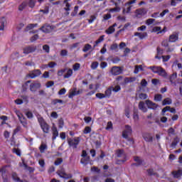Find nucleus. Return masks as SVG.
<instances>
[{
	"instance_id": "39448f33",
	"label": "nucleus",
	"mask_w": 182,
	"mask_h": 182,
	"mask_svg": "<svg viewBox=\"0 0 182 182\" xmlns=\"http://www.w3.org/2000/svg\"><path fill=\"white\" fill-rule=\"evenodd\" d=\"M40 87H42V85L41 84V82L38 81H35L30 84V90L32 92V93H35L36 92H38V90Z\"/></svg>"
},
{
	"instance_id": "423d86ee",
	"label": "nucleus",
	"mask_w": 182,
	"mask_h": 182,
	"mask_svg": "<svg viewBox=\"0 0 182 182\" xmlns=\"http://www.w3.org/2000/svg\"><path fill=\"white\" fill-rule=\"evenodd\" d=\"M41 75H42V71H41V70L39 69H37L31 71L28 74V77H30V79H35L36 77H38V76H41Z\"/></svg>"
},
{
	"instance_id": "f03ea898",
	"label": "nucleus",
	"mask_w": 182,
	"mask_h": 182,
	"mask_svg": "<svg viewBox=\"0 0 182 182\" xmlns=\"http://www.w3.org/2000/svg\"><path fill=\"white\" fill-rule=\"evenodd\" d=\"M68 144L70 147H73V149H77V146H79V143H80V137H77L73 139L68 138Z\"/></svg>"
},
{
	"instance_id": "6e6d98bb",
	"label": "nucleus",
	"mask_w": 182,
	"mask_h": 182,
	"mask_svg": "<svg viewBox=\"0 0 182 182\" xmlns=\"http://www.w3.org/2000/svg\"><path fill=\"white\" fill-rule=\"evenodd\" d=\"M95 96H96V97H97V99H100V100L106 99V96L103 93H100H100H97L95 95Z\"/></svg>"
},
{
	"instance_id": "338daca9",
	"label": "nucleus",
	"mask_w": 182,
	"mask_h": 182,
	"mask_svg": "<svg viewBox=\"0 0 182 182\" xmlns=\"http://www.w3.org/2000/svg\"><path fill=\"white\" fill-rule=\"evenodd\" d=\"M38 39H39V35L36 34L31 38L30 41L31 42H35V41H38Z\"/></svg>"
},
{
	"instance_id": "052dcab7",
	"label": "nucleus",
	"mask_w": 182,
	"mask_h": 182,
	"mask_svg": "<svg viewBox=\"0 0 182 182\" xmlns=\"http://www.w3.org/2000/svg\"><path fill=\"white\" fill-rule=\"evenodd\" d=\"M115 8H112L109 9V12H119L121 9L119 7V6H115Z\"/></svg>"
},
{
	"instance_id": "de8ad7c7",
	"label": "nucleus",
	"mask_w": 182,
	"mask_h": 182,
	"mask_svg": "<svg viewBox=\"0 0 182 182\" xmlns=\"http://www.w3.org/2000/svg\"><path fill=\"white\" fill-rule=\"evenodd\" d=\"M133 6H128L127 9H124L122 11V13L124 14H130V11H132V8Z\"/></svg>"
},
{
	"instance_id": "b1692460",
	"label": "nucleus",
	"mask_w": 182,
	"mask_h": 182,
	"mask_svg": "<svg viewBox=\"0 0 182 182\" xmlns=\"http://www.w3.org/2000/svg\"><path fill=\"white\" fill-rule=\"evenodd\" d=\"M176 79H177V74L173 73L169 77V82L171 85H174L175 86L176 85Z\"/></svg>"
},
{
	"instance_id": "4be33fe9",
	"label": "nucleus",
	"mask_w": 182,
	"mask_h": 182,
	"mask_svg": "<svg viewBox=\"0 0 182 182\" xmlns=\"http://www.w3.org/2000/svg\"><path fill=\"white\" fill-rule=\"evenodd\" d=\"M157 75H159V76H162V77H167V73L166 72V70L161 67L159 68Z\"/></svg>"
},
{
	"instance_id": "ea45409f",
	"label": "nucleus",
	"mask_w": 182,
	"mask_h": 182,
	"mask_svg": "<svg viewBox=\"0 0 182 182\" xmlns=\"http://www.w3.org/2000/svg\"><path fill=\"white\" fill-rule=\"evenodd\" d=\"M134 160L138 164V166H141V164H143V159H141L139 156L134 157Z\"/></svg>"
},
{
	"instance_id": "e2e57ef3",
	"label": "nucleus",
	"mask_w": 182,
	"mask_h": 182,
	"mask_svg": "<svg viewBox=\"0 0 182 182\" xmlns=\"http://www.w3.org/2000/svg\"><path fill=\"white\" fill-rule=\"evenodd\" d=\"M124 153V151L123 149H118L117 151V157H122Z\"/></svg>"
},
{
	"instance_id": "a211bd4d",
	"label": "nucleus",
	"mask_w": 182,
	"mask_h": 182,
	"mask_svg": "<svg viewBox=\"0 0 182 182\" xmlns=\"http://www.w3.org/2000/svg\"><path fill=\"white\" fill-rule=\"evenodd\" d=\"M180 143V138L178 136H176L173 139V141L170 145L171 149H176L177 147V144Z\"/></svg>"
},
{
	"instance_id": "7ed1b4c3",
	"label": "nucleus",
	"mask_w": 182,
	"mask_h": 182,
	"mask_svg": "<svg viewBox=\"0 0 182 182\" xmlns=\"http://www.w3.org/2000/svg\"><path fill=\"white\" fill-rule=\"evenodd\" d=\"M57 174L60 177V178H64L65 180H70L73 178V174L72 173H66V172L63 171L58 170L57 171Z\"/></svg>"
},
{
	"instance_id": "473e14b6",
	"label": "nucleus",
	"mask_w": 182,
	"mask_h": 182,
	"mask_svg": "<svg viewBox=\"0 0 182 182\" xmlns=\"http://www.w3.org/2000/svg\"><path fill=\"white\" fill-rule=\"evenodd\" d=\"M162 100H163V95H161V94H156L154 95V100L155 102H161Z\"/></svg>"
},
{
	"instance_id": "5fc2aeb1",
	"label": "nucleus",
	"mask_w": 182,
	"mask_h": 182,
	"mask_svg": "<svg viewBox=\"0 0 182 182\" xmlns=\"http://www.w3.org/2000/svg\"><path fill=\"white\" fill-rule=\"evenodd\" d=\"M162 61L163 62H168L170 60L171 56V55H162Z\"/></svg>"
},
{
	"instance_id": "37998d69",
	"label": "nucleus",
	"mask_w": 182,
	"mask_h": 182,
	"mask_svg": "<svg viewBox=\"0 0 182 182\" xmlns=\"http://www.w3.org/2000/svg\"><path fill=\"white\" fill-rule=\"evenodd\" d=\"M73 69L74 72H77L80 69V63H76L73 65Z\"/></svg>"
},
{
	"instance_id": "3c124183",
	"label": "nucleus",
	"mask_w": 182,
	"mask_h": 182,
	"mask_svg": "<svg viewBox=\"0 0 182 182\" xmlns=\"http://www.w3.org/2000/svg\"><path fill=\"white\" fill-rule=\"evenodd\" d=\"M43 50H45L46 53H49L50 52V47L48 44L43 46Z\"/></svg>"
},
{
	"instance_id": "79ce46f5",
	"label": "nucleus",
	"mask_w": 182,
	"mask_h": 182,
	"mask_svg": "<svg viewBox=\"0 0 182 182\" xmlns=\"http://www.w3.org/2000/svg\"><path fill=\"white\" fill-rule=\"evenodd\" d=\"M147 173H148V176H156L157 174V173L154 172V168H149L146 170Z\"/></svg>"
},
{
	"instance_id": "393cba45",
	"label": "nucleus",
	"mask_w": 182,
	"mask_h": 182,
	"mask_svg": "<svg viewBox=\"0 0 182 182\" xmlns=\"http://www.w3.org/2000/svg\"><path fill=\"white\" fill-rule=\"evenodd\" d=\"M89 161H90V156H86L80 160V164H84V166H87L89 164Z\"/></svg>"
},
{
	"instance_id": "f257e3e1",
	"label": "nucleus",
	"mask_w": 182,
	"mask_h": 182,
	"mask_svg": "<svg viewBox=\"0 0 182 182\" xmlns=\"http://www.w3.org/2000/svg\"><path fill=\"white\" fill-rule=\"evenodd\" d=\"M38 122L43 132V133H46V134H48L49 133V124L45 122V119L43 117H39L38 119Z\"/></svg>"
},
{
	"instance_id": "0eeeda50",
	"label": "nucleus",
	"mask_w": 182,
	"mask_h": 182,
	"mask_svg": "<svg viewBox=\"0 0 182 182\" xmlns=\"http://www.w3.org/2000/svg\"><path fill=\"white\" fill-rule=\"evenodd\" d=\"M53 29H55L53 26L44 25L39 28V31H42L44 33H50Z\"/></svg>"
},
{
	"instance_id": "dca6fc26",
	"label": "nucleus",
	"mask_w": 182,
	"mask_h": 182,
	"mask_svg": "<svg viewBox=\"0 0 182 182\" xmlns=\"http://www.w3.org/2000/svg\"><path fill=\"white\" fill-rule=\"evenodd\" d=\"M136 16H144L147 14V11L145 9H138L135 11Z\"/></svg>"
},
{
	"instance_id": "72a5a7b5",
	"label": "nucleus",
	"mask_w": 182,
	"mask_h": 182,
	"mask_svg": "<svg viewBox=\"0 0 182 182\" xmlns=\"http://www.w3.org/2000/svg\"><path fill=\"white\" fill-rule=\"evenodd\" d=\"M36 26H38V23H30L26 27V31H31V29H33Z\"/></svg>"
},
{
	"instance_id": "4c0bfd02",
	"label": "nucleus",
	"mask_w": 182,
	"mask_h": 182,
	"mask_svg": "<svg viewBox=\"0 0 182 182\" xmlns=\"http://www.w3.org/2000/svg\"><path fill=\"white\" fill-rule=\"evenodd\" d=\"M115 29L114 28H113V26H109L106 31L105 33L107 35H112V33H113V32H114Z\"/></svg>"
},
{
	"instance_id": "a19ab883",
	"label": "nucleus",
	"mask_w": 182,
	"mask_h": 182,
	"mask_svg": "<svg viewBox=\"0 0 182 182\" xmlns=\"http://www.w3.org/2000/svg\"><path fill=\"white\" fill-rule=\"evenodd\" d=\"M125 82H127V83H132L133 82H136V77H126Z\"/></svg>"
},
{
	"instance_id": "c03bdc74",
	"label": "nucleus",
	"mask_w": 182,
	"mask_h": 182,
	"mask_svg": "<svg viewBox=\"0 0 182 182\" xmlns=\"http://www.w3.org/2000/svg\"><path fill=\"white\" fill-rule=\"evenodd\" d=\"M119 48V45L117 43H114L110 46V50H114L115 52H117V49Z\"/></svg>"
},
{
	"instance_id": "49530a36",
	"label": "nucleus",
	"mask_w": 182,
	"mask_h": 182,
	"mask_svg": "<svg viewBox=\"0 0 182 182\" xmlns=\"http://www.w3.org/2000/svg\"><path fill=\"white\" fill-rule=\"evenodd\" d=\"M92 132V128L90 127H85L83 130L84 134H89V133Z\"/></svg>"
},
{
	"instance_id": "6e6552de",
	"label": "nucleus",
	"mask_w": 182,
	"mask_h": 182,
	"mask_svg": "<svg viewBox=\"0 0 182 182\" xmlns=\"http://www.w3.org/2000/svg\"><path fill=\"white\" fill-rule=\"evenodd\" d=\"M36 50V46H28L25 47L23 49V53L24 55H29V53H33Z\"/></svg>"
},
{
	"instance_id": "7c9ffc66",
	"label": "nucleus",
	"mask_w": 182,
	"mask_h": 182,
	"mask_svg": "<svg viewBox=\"0 0 182 182\" xmlns=\"http://www.w3.org/2000/svg\"><path fill=\"white\" fill-rule=\"evenodd\" d=\"M72 75H73V70L69 68L67 73L64 75V79H69Z\"/></svg>"
},
{
	"instance_id": "69168bd1",
	"label": "nucleus",
	"mask_w": 182,
	"mask_h": 182,
	"mask_svg": "<svg viewBox=\"0 0 182 182\" xmlns=\"http://www.w3.org/2000/svg\"><path fill=\"white\" fill-rule=\"evenodd\" d=\"M26 116L28 119H33V114L31 111H28L27 112H26Z\"/></svg>"
},
{
	"instance_id": "2f4dec72",
	"label": "nucleus",
	"mask_w": 182,
	"mask_h": 182,
	"mask_svg": "<svg viewBox=\"0 0 182 182\" xmlns=\"http://www.w3.org/2000/svg\"><path fill=\"white\" fill-rule=\"evenodd\" d=\"M5 23H6V20H5V18H2L0 20V31L5 29Z\"/></svg>"
},
{
	"instance_id": "0e129e2a",
	"label": "nucleus",
	"mask_w": 182,
	"mask_h": 182,
	"mask_svg": "<svg viewBox=\"0 0 182 182\" xmlns=\"http://www.w3.org/2000/svg\"><path fill=\"white\" fill-rule=\"evenodd\" d=\"M155 19L154 18H148L146 21V25L149 26L151 25L152 23H154L155 22Z\"/></svg>"
},
{
	"instance_id": "a18cd8bd",
	"label": "nucleus",
	"mask_w": 182,
	"mask_h": 182,
	"mask_svg": "<svg viewBox=\"0 0 182 182\" xmlns=\"http://www.w3.org/2000/svg\"><path fill=\"white\" fill-rule=\"evenodd\" d=\"M182 2V0H171V6H177V4Z\"/></svg>"
},
{
	"instance_id": "9b49d317",
	"label": "nucleus",
	"mask_w": 182,
	"mask_h": 182,
	"mask_svg": "<svg viewBox=\"0 0 182 182\" xmlns=\"http://www.w3.org/2000/svg\"><path fill=\"white\" fill-rule=\"evenodd\" d=\"M142 137L147 143H151L153 141V136L151 133L145 132L143 134Z\"/></svg>"
},
{
	"instance_id": "bb28decb",
	"label": "nucleus",
	"mask_w": 182,
	"mask_h": 182,
	"mask_svg": "<svg viewBox=\"0 0 182 182\" xmlns=\"http://www.w3.org/2000/svg\"><path fill=\"white\" fill-rule=\"evenodd\" d=\"M161 68V67L154 65L149 66L148 69H150L153 72V73H159V70H160Z\"/></svg>"
},
{
	"instance_id": "f704fd0d",
	"label": "nucleus",
	"mask_w": 182,
	"mask_h": 182,
	"mask_svg": "<svg viewBox=\"0 0 182 182\" xmlns=\"http://www.w3.org/2000/svg\"><path fill=\"white\" fill-rule=\"evenodd\" d=\"M90 49H92V45H90L89 43L85 44L82 49V52L86 53V52H87L88 50H90Z\"/></svg>"
},
{
	"instance_id": "bf43d9fd",
	"label": "nucleus",
	"mask_w": 182,
	"mask_h": 182,
	"mask_svg": "<svg viewBox=\"0 0 182 182\" xmlns=\"http://www.w3.org/2000/svg\"><path fill=\"white\" fill-rule=\"evenodd\" d=\"M58 103H63V100H58V99H55L52 101V105H56Z\"/></svg>"
},
{
	"instance_id": "8fccbe9b",
	"label": "nucleus",
	"mask_w": 182,
	"mask_h": 182,
	"mask_svg": "<svg viewBox=\"0 0 182 182\" xmlns=\"http://www.w3.org/2000/svg\"><path fill=\"white\" fill-rule=\"evenodd\" d=\"M65 124V122L63 121V119L60 118L59 120H58V128L59 129H63V126Z\"/></svg>"
},
{
	"instance_id": "864d4df0",
	"label": "nucleus",
	"mask_w": 182,
	"mask_h": 182,
	"mask_svg": "<svg viewBox=\"0 0 182 182\" xmlns=\"http://www.w3.org/2000/svg\"><path fill=\"white\" fill-rule=\"evenodd\" d=\"M79 11V6H75L74 7V11L71 13V16H75L77 15V11Z\"/></svg>"
},
{
	"instance_id": "e433bc0d",
	"label": "nucleus",
	"mask_w": 182,
	"mask_h": 182,
	"mask_svg": "<svg viewBox=\"0 0 182 182\" xmlns=\"http://www.w3.org/2000/svg\"><path fill=\"white\" fill-rule=\"evenodd\" d=\"M74 96H77L76 88H74L73 90L70 92L68 97L69 99H73Z\"/></svg>"
},
{
	"instance_id": "09e8293b",
	"label": "nucleus",
	"mask_w": 182,
	"mask_h": 182,
	"mask_svg": "<svg viewBox=\"0 0 182 182\" xmlns=\"http://www.w3.org/2000/svg\"><path fill=\"white\" fill-rule=\"evenodd\" d=\"M63 163V159L62 158H58L56 161H55L54 164L55 166H60V164H62Z\"/></svg>"
},
{
	"instance_id": "6ab92c4d",
	"label": "nucleus",
	"mask_w": 182,
	"mask_h": 182,
	"mask_svg": "<svg viewBox=\"0 0 182 182\" xmlns=\"http://www.w3.org/2000/svg\"><path fill=\"white\" fill-rule=\"evenodd\" d=\"M11 178L15 182H23V181L21 180V178H19V176H18V173H16V172H13L11 173Z\"/></svg>"
},
{
	"instance_id": "a878e982",
	"label": "nucleus",
	"mask_w": 182,
	"mask_h": 182,
	"mask_svg": "<svg viewBox=\"0 0 182 182\" xmlns=\"http://www.w3.org/2000/svg\"><path fill=\"white\" fill-rule=\"evenodd\" d=\"M178 41V34H172L169 36V42L174 43Z\"/></svg>"
},
{
	"instance_id": "412c9836",
	"label": "nucleus",
	"mask_w": 182,
	"mask_h": 182,
	"mask_svg": "<svg viewBox=\"0 0 182 182\" xmlns=\"http://www.w3.org/2000/svg\"><path fill=\"white\" fill-rule=\"evenodd\" d=\"M112 92H113L112 89V86L109 87L105 92V98L107 97V99L110 98V96H112Z\"/></svg>"
},
{
	"instance_id": "13d9d810",
	"label": "nucleus",
	"mask_w": 182,
	"mask_h": 182,
	"mask_svg": "<svg viewBox=\"0 0 182 182\" xmlns=\"http://www.w3.org/2000/svg\"><path fill=\"white\" fill-rule=\"evenodd\" d=\"M99 66V63L97 61H94L91 64V68L92 69H97V67Z\"/></svg>"
},
{
	"instance_id": "c756f323",
	"label": "nucleus",
	"mask_w": 182,
	"mask_h": 182,
	"mask_svg": "<svg viewBox=\"0 0 182 182\" xmlns=\"http://www.w3.org/2000/svg\"><path fill=\"white\" fill-rule=\"evenodd\" d=\"M171 103H173V100H171V98L167 97L163 100L162 105L166 106L167 105H171Z\"/></svg>"
},
{
	"instance_id": "aec40b11",
	"label": "nucleus",
	"mask_w": 182,
	"mask_h": 182,
	"mask_svg": "<svg viewBox=\"0 0 182 182\" xmlns=\"http://www.w3.org/2000/svg\"><path fill=\"white\" fill-rule=\"evenodd\" d=\"M134 36H139V39H144L147 38L148 34L146 32H144V33L136 32L134 33Z\"/></svg>"
},
{
	"instance_id": "cd10ccee",
	"label": "nucleus",
	"mask_w": 182,
	"mask_h": 182,
	"mask_svg": "<svg viewBox=\"0 0 182 182\" xmlns=\"http://www.w3.org/2000/svg\"><path fill=\"white\" fill-rule=\"evenodd\" d=\"M28 6V1H24L18 6V11H23Z\"/></svg>"
},
{
	"instance_id": "1a4fd4ad",
	"label": "nucleus",
	"mask_w": 182,
	"mask_h": 182,
	"mask_svg": "<svg viewBox=\"0 0 182 182\" xmlns=\"http://www.w3.org/2000/svg\"><path fill=\"white\" fill-rule=\"evenodd\" d=\"M123 72V69H122L120 67H113L111 69V73L114 76H118V75H122Z\"/></svg>"
},
{
	"instance_id": "4d7b16f0",
	"label": "nucleus",
	"mask_w": 182,
	"mask_h": 182,
	"mask_svg": "<svg viewBox=\"0 0 182 182\" xmlns=\"http://www.w3.org/2000/svg\"><path fill=\"white\" fill-rule=\"evenodd\" d=\"M68 70V68H63L58 71L57 75L58 76H63V73Z\"/></svg>"
},
{
	"instance_id": "603ef678",
	"label": "nucleus",
	"mask_w": 182,
	"mask_h": 182,
	"mask_svg": "<svg viewBox=\"0 0 182 182\" xmlns=\"http://www.w3.org/2000/svg\"><path fill=\"white\" fill-rule=\"evenodd\" d=\"M112 92L117 93V92H120L122 87H120V85H116L114 87L112 86Z\"/></svg>"
},
{
	"instance_id": "20e7f679",
	"label": "nucleus",
	"mask_w": 182,
	"mask_h": 182,
	"mask_svg": "<svg viewBox=\"0 0 182 182\" xmlns=\"http://www.w3.org/2000/svg\"><path fill=\"white\" fill-rule=\"evenodd\" d=\"M132 133H133L132 127L129 125H125V129L122 132L123 139H128L129 136H132Z\"/></svg>"
},
{
	"instance_id": "4468645a",
	"label": "nucleus",
	"mask_w": 182,
	"mask_h": 182,
	"mask_svg": "<svg viewBox=\"0 0 182 182\" xmlns=\"http://www.w3.org/2000/svg\"><path fill=\"white\" fill-rule=\"evenodd\" d=\"M167 28L166 27H164L162 30H161V27L160 26H155L153 28L152 31L153 32H157V35H159V33H166Z\"/></svg>"
},
{
	"instance_id": "680f3d73",
	"label": "nucleus",
	"mask_w": 182,
	"mask_h": 182,
	"mask_svg": "<svg viewBox=\"0 0 182 182\" xmlns=\"http://www.w3.org/2000/svg\"><path fill=\"white\" fill-rule=\"evenodd\" d=\"M139 97L141 100H146V99H147V94L140 93Z\"/></svg>"
},
{
	"instance_id": "9d476101",
	"label": "nucleus",
	"mask_w": 182,
	"mask_h": 182,
	"mask_svg": "<svg viewBox=\"0 0 182 182\" xmlns=\"http://www.w3.org/2000/svg\"><path fill=\"white\" fill-rule=\"evenodd\" d=\"M146 105L148 107V109H151L152 110H156L157 107H159V105L153 102H151L150 100H146Z\"/></svg>"
},
{
	"instance_id": "ddd939ff",
	"label": "nucleus",
	"mask_w": 182,
	"mask_h": 182,
	"mask_svg": "<svg viewBox=\"0 0 182 182\" xmlns=\"http://www.w3.org/2000/svg\"><path fill=\"white\" fill-rule=\"evenodd\" d=\"M52 133H53V140H56V137L59 136V131H58V128L53 124V126L51 128Z\"/></svg>"
},
{
	"instance_id": "c9c22d12",
	"label": "nucleus",
	"mask_w": 182,
	"mask_h": 182,
	"mask_svg": "<svg viewBox=\"0 0 182 182\" xmlns=\"http://www.w3.org/2000/svg\"><path fill=\"white\" fill-rule=\"evenodd\" d=\"M28 5L29 8H35V5H36V0H28Z\"/></svg>"
},
{
	"instance_id": "f3484780",
	"label": "nucleus",
	"mask_w": 182,
	"mask_h": 182,
	"mask_svg": "<svg viewBox=\"0 0 182 182\" xmlns=\"http://www.w3.org/2000/svg\"><path fill=\"white\" fill-rule=\"evenodd\" d=\"M138 107L139 110H141V112H143L144 113H147V107H146V104H144V102H139Z\"/></svg>"
},
{
	"instance_id": "f8f14e48",
	"label": "nucleus",
	"mask_w": 182,
	"mask_h": 182,
	"mask_svg": "<svg viewBox=\"0 0 182 182\" xmlns=\"http://www.w3.org/2000/svg\"><path fill=\"white\" fill-rule=\"evenodd\" d=\"M166 112H170L171 113H176V108H171L170 106H166L162 109L161 114L162 116L166 115Z\"/></svg>"
},
{
	"instance_id": "2eb2a0df",
	"label": "nucleus",
	"mask_w": 182,
	"mask_h": 182,
	"mask_svg": "<svg viewBox=\"0 0 182 182\" xmlns=\"http://www.w3.org/2000/svg\"><path fill=\"white\" fill-rule=\"evenodd\" d=\"M171 174L173 178H181L182 176V169H179L178 171H173Z\"/></svg>"
},
{
	"instance_id": "58836bf2",
	"label": "nucleus",
	"mask_w": 182,
	"mask_h": 182,
	"mask_svg": "<svg viewBox=\"0 0 182 182\" xmlns=\"http://www.w3.org/2000/svg\"><path fill=\"white\" fill-rule=\"evenodd\" d=\"M46 149H48V145L45 144H42L39 147V150L41 153H45V151L46 150Z\"/></svg>"
},
{
	"instance_id": "774afa93",
	"label": "nucleus",
	"mask_w": 182,
	"mask_h": 182,
	"mask_svg": "<svg viewBox=\"0 0 182 182\" xmlns=\"http://www.w3.org/2000/svg\"><path fill=\"white\" fill-rule=\"evenodd\" d=\"M13 153H15V154L21 157V149L14 148L13 149Z\"/></svg>"
},
{
	"instance_id": "5701e85b",
	"label": "nucleus",
	"mask_w": 182,
	"mask_h": 182,
	"mask_svg": "<svg viewBox=\"0 0 182 182\" xmlns=\"http://www.w3.org/2000/svg\"><path fill=\"white\" fill-rule=\"evenodd\" d=\"M105 41V35L100 36V38L95 42V44L93 46V48H96L99 43H102Z\"/></svg>"
},
{
	"instance_id": "c85d7f7f",
	"label": "nucleus",
	"mask_w": 182,
	"mask_h": 182,
	"mask_svg": "<svg viewBox=\"0 0 182 182\" xmlns=\"http://www.w3.org/2000/svg\"><path fill=\"white\" fill-rule=\"evenodd\" d=\"M18 119L20 120V122L21 123L22 126H23V127H26V126H28V122L26 121V117H21V116H18Z\"/></svg>"
}]
</instances>
